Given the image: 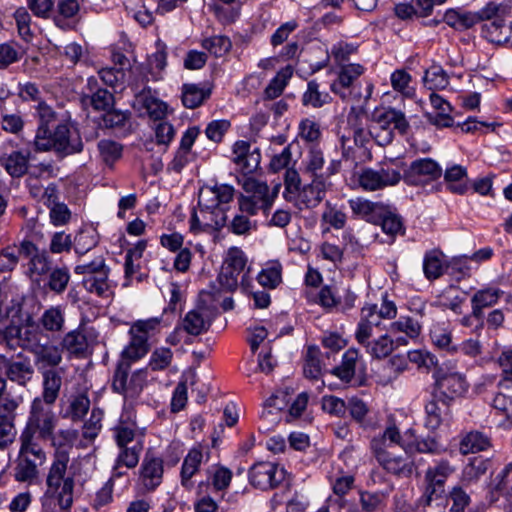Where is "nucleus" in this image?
Instances as JSON below:
<instances>
[{
    "mask_svg": "<svg viewBox=\"0 0 512 512\" xmlns=\"http://www.w3.org/2000/svg\"><path fill=\"white\" fill-rule=\"evenodd\" d=\"M0 345L11 351L21 348L31 353L38 371L58 369L63 359L61 347L50 342L49 336L30 315L23 323L11 321L8 325L0 327Z\"/></svg>",
    "mask_w": 512,
    "mask_h": 512,
    "instance_id": "obj_1",
    "label": "nucleus"
},
{
    "mask_svg": "<svg viewBox=\"0 0 512 512\" xmlns=\"http://www.w3.org/2000/svg\"><path fill=\"white\" fill-rule=\"evenodd\" d=\"M403 448L405 443L399 428L394 424L385 427L382 433L375 435L370 441V451L379 466L397 478H410L416 470L412 456L395 454L394 448Z\"/></svg>",
    "mask_w": 512,
    "mask_h": 512,
    "instance_id": "obj_2",
    "label": "nucleus"
},
{
    "mask_svg": "<svg viewBox=\"0 0 512 512\" xmlns=\"http://www.w3.org/2000/svg\"><path fill=\"white\" fill-rule=\"evenodd\" d=\"M74 475L59 464L50 466L46 477V490L41 498V512H70L73 505Z\"/></svg>",
    "mask_w": 512,
    "mask_h": 512,
    "instance_id": "obj_3",
    "label": "nucleus"
},
{
    "mask_svg": "<svg viewBox=\"0 0 512 512\" xmlns=\"http://www.w3.org/2000/svg\"><path fill=\"white\" fill-rule=\"evenodd\" d=\"M34 145L37 151L54 150L61 157L80 153L84 147L79 133L67 123L58 124L53 132L44 127L37 129Z\"/></svg>",
    "mask_w": 512,
    "mask_h": 512,
    "instance_id": "obj_4",
    "label": "nucleus"
},
{
    "mask_svg": "<svg viewBox=\"0 0 512 512\" xmlns=\"http://www.w3.org/2000/svg\"><path fill=\"white\" fill-rule=\"evenodd\" d=\"M52 405L42 402L41 398L33 400L27 425L20 436V440L29 439L33 441V437L36 435L39 440L47 441V438L55 431L58 423V418L53 411Z\"/></svg>",
    "mask_w": 512,
    "mask_h": 512,
    "instance_id": "obj_5",
    "label": "nucleus"
},
{
    "mask_svg": "<svg viewBox=\"0 0 512 512\" xmlns=\"http://www.w3.org/2000/svg\"><path fill=\"white\" fill-rule=\"evenodd\" d=\"M409 128L405 114L394 108L376 110L373 113V124L370 127V135L379 146L390 144L394 137V130L405 134Z\"/></svg>",
    "mask_w": 512,
    "mask_h": 512,
    "instance_id": "obj_6",
    "label": "nucleus"
},
{
    "mask_svg": "<svg viewBox=\"0 0 512 512\" xmlns=\"http://www.w3.org/2000/svg\"><path fill=\"white\" fill-rule=\"evenodd\" d=\"M131 363L120 360L115 368L111 388L124 397L125 403L134 401L142 393L147 382V370L138 369L130 374Z\"/></svg>",
    "mask_w": 512,
    "mask_h": 512,
    "instance_id": "obj_7",
    "label": "nucleus"
},
{
    "mask_svg": "<svg viewBox=\"0 0 512 512\" xmlns=\"http://www.w3.org/2000/svg\"><path fill=\"white\" fill-rule=\"evenodd\" d=\"M46 459L45 452L29 439L21 440L19 455L14 467V478L17 482L33 483L38 479V466Z\"/></svg>",
    "mask_w": 512,
    "mask_h": 512,
    "instance_id": "obj_8",
    "label": "nucleus"
},
{
    "mask_svg": "<svg viewBox=\"0 0 512 512\" xmlns=\"http://www.w3.org/2000/svg\"><path fill=\"white\" fill-rule=\"evenodd\" d=\"M404 162L383 163L377 168H364L359 174V184L366 191H377L397 185L402 180Z\"/></svg>",
    "mask_w": 512,
    "mask_h": 512,
    "instance_id": "obj_9",
    "label": "nucleus"
},
{
    "mask_svg": "<svg viewBox=\"0 0 512 512\" xmlns=\"http://www.w3.org/2000/svg\"><path fill=\"white\" fill-rule=\"evenodd\" d=\"M74 272L77 275H84L82 283L88 292L103 297L109 291L110 268L106 264L103 255H98L89 262L76 265Z\"/></svg>",
    "mask_w": 512,
    "mask_h": 512,
    "instance_id": "obj_10",
    "label": "nucleus"
},
{
    "mask_svg": "<svg viewBox=\"0 0 512 512\" xmlns=\"http://www.w3.org/2000/svg\"><path fill=\"white\" fill-rule=\"evenodd\" d=\"M454 469L446 460L440 461L436 466L427 469L424 476L425 489L419 499L422 506H431L436 502L441 505L445 499V483Z\"/></svg>",
    "mask_w": 512,
    "mask_h": 512,
    "instance_id": "obj_11",
    "label": "nucleus"
},
{
    "mask_svg": "<svg viewBox=\"0 0 512 512\" xmlns=\"http://www.w3.org/2000/svg\"><path fill=\"white\" fill-rule=\"evenodd\" d=\"M435 398L441 401L443 406H450L456 399L464 396L468 390V382L459 372L444 373L437 370L434 373Z\"/></svg>",
    "mask_w": 512,
    "mask_h": 512,
    "instance_id": "obj_12",
    "label": "nucleus"
},
{
    "mask_svg": "<svg viewBox=\"0 0 512 512\" xmlns=\"http://www.w3.org/2000/svg\"><path fill=\"white\" fill-rule=\"evenodd\" d=\"M0 369L6 378L19 387L25 388L35 375V368L29 356L18 353L16 357L0 355Z\"/></svg>",
    "mask_w": 512,
    "mask_h": 512,
    "instance_id": "obj_13",
    "label": "nucleus"
},
{
    "mask_svg": "<svg viewBox=\"0 0 512 512\" xmlns=\"http://www.w3.org/2000/svg\"><path fill=\"white\" fill-rule=\"evenodd\" d=\"M442 175L441 166L431 158H419L404 169L402 167V180L409 186H424Z\"/></svg>",
    "mask_w": 512,
    "mask_h": 512,
    "instance_id": "obj_14",
    "label": "nucleus"
},
{
    "mask_svg": "<svg viewBox=\"0 0 512 512\" xmlns=\"http://www.w3.org/2000/svg\"><path fill=\"white\" fill-rule=\"evenodd\" d=\"M341 169L340 160H331L325 168V175H319L312 178L311 183L304 186L300 197L307 208H315L318 206L325 197L328 187L331 185L329 179L331 176L337 174Z\"/></svg>",
    "mask_w": 512,
    "mask_h": 512,
    "instance_id": "obj_15",
    "label": "nucleus"
},
{
    "mask_svg": "<svg viewBox=\"0 0 512 512\" xmlns=\"http://www.w3.org/2000/svg\"><path fill=\"white\" fill-rule=\"evenodd\" d=\"M286 478V470L273 462H257L249 469L250 484L261 490L278 487Z\"/></svg>",
    "mask_w": 512,
    "mask_h": 512,
    "instance_id": "obj_16",
    "label": "nucleus"
},
{
    "mask_svg": "<svg viewBox=\"0 0 512 512\" xmlns=\"http://www.w3.org/2000/svg\"><path fill=\"white\" fill-rule=\"evenodd\" d=\"M22 402L19 396H8L0 401V449L13 443L16 437L15 419Z\"/></svg>",
    "mask_w": 512,
    "mask_h": 512,
    "instance_id": "obj_17",
    "label": "nucleus"
},
{
    "mask_svg": "<svg viewBox=\"0 0 512 512\" xmlns=\"http://www.w3.org/2000/svg\"><path fill=\"white\" fill-rule=\"evenodd\" d=\"M198 206L199 214L194 211L190 218L191 231H219L227 225V215L224 207L207 208L203 205Z\"/></svg>",
    "mask_w": 512,
    "mask_h": 512,
    "instance_id": "obj_18",
    "label": "nucleus"
},
{
    "mask_svg": "<svg viewBox=\"0 0 512 512\" xmlns=\"http://www.w3.org/2000/svg\"><path fill=\"white\" fill-rule=\"evenodd\" d=\"M77 431L74 429L59 430L57 433L54 431L51 436L47 438L54 448L53 461L51 466L59 464L63 466V469H67L70 460V450L73 447L75 440L77 439Z\"/></svg>",
    "mask_w": 512,
    "mask_h": 512,
    "instance_id": "obj_19",
    "label": "nucleus"
},
{
    "mask_svg": "<svg viewBox=\"0 0 512 512\" xmlns=\"http://www.w3.org/2000/svg\"><path fill=\"white\" fill-rule=\"evenodd\" d=\"M86 92L81 97L83 105H90L94 110L106 111L114 105V95L107 89L101 88L95 77H89Z\"/></svg>",
    "mask_w": 512,
    "mask_h": 512,
    "instance_id": "obj_20",
    "label": "nucleus"
},
{
    "mask_svg": "<svg viewBox=\"0 0 512 512\" xmlns=\"http://www.w3.org/2000/svg\"><path fill=\"white\" fill-rule=\"evenodd\" d=\"M233 161L244 174L253 173L261 162L260 150L252 148L247 141L239 140L233 145Z\"/></svg>",
    "mask_w": 512,
    "mask_h": 512,
    "instance_id": "obj_21",
    "label": "nucleus"
},
{
    "mask_svg": "<svg viewBox=\"0 0 512 512\" xmlns=\"http://www.w3.org/2000/svg\"><path fill=\"white\" fill-rule=\"evenodd\" d=\"M31 152L29 150H12L0 155V166L13 179L25 176L30 167Z\"/></svg>",
    "mask_w": 512,
    "mask_h": 512,
    "instance_id": "obj_22",
    "label": "nucleus"
},
{
    "mask_svg": "<svg viewBox=\"0 0 512 512\" xmlns=\"http://www.w3.org/2000/svg\"><path fill=\"white\" fill-rule=\"evenodd\" d=\"M243 189L250 193L249 197L262 207L264 213H267L278 196L280 184H276L270 191L267 183L248 178L243 184Z\"/></svg>",
    "mask_w": 512,
    "mask_h": 512,
    "instance_id": "obj_23",
    "label": "nucleus"
},
{
    "mask_svg": "<svg viewBox=\"0 0 512 512\" xmlns=\"http://www.w3.org/2000/svg\"><path fill=\"white\" fill-rule=\"evenodd\" d=\"M163 460L158 457L146 455L140 469V480L147 492L154 491L163 479Z\"/></svg>",
    "mask_w": 512,
    "mask_h": 512,
    "instance_id": "obj_24",
    "label": "nucleus"
},
{
    "mask_svg": "<svg viewBox=\"0 0 512 512\" xmlns=\"http://www.w3.org/2000/svg\"><path fill=\"white\" fill-rule=\"evenodd\" d=\"M234 192V188L227 184L215 185L213 187L206 186L199 192L198 205H203L207 208L223 207V205L232 201Z\"/></svg>",
    "mask_w": 512,
    "mask_h": 512,
    "instance_id": "obj_25",
    "label": "nucleus"
},
{
    "mask_svg": "<svg viewBox=\"0 0 512 512\" xmlns=\"http://www.w3.org/2000/svg\"><path fill=\"white\" fill-rule=\"evenodd\" d=\"M36 324L48 336L62 333L65 328V308L61 305L50 306L43 311Z\"/></svg>",
    "mask_w": 512,
    "mask_h": 512,
    "instance_id": "obj_26",
    "label": "nucleus"
},
{
    "mask_svg": "<svg viewBox=\"0 0 512 512\" xmlns=\"http://www.w3.org/2000/svg\"><path fill=\"white\" fill-rule=\"evenodd\" d=\"M131 112L109 108L101 116V125L106 129L114 130L122 135L131 132Z\"/></svg>",
    "mask_w": 512,
    "mask_h": 512,
    "instance_id": "obj_27",
    "label": "nucleus"
},
{
    "mask_svg": "<svg viewBox=\"0 0 512 512\" xmlns=\"http://www.w3.org/2000/svg\"><path fill=\"white\" fill-rule=\"evenodd\" d=\"M482 34L492 43H512V22L507 24L503 19L495 18L482 26Z\"/></svg>",
    "mask_w": 512,
    "mask_h": 512,
    "instance_id": "obj_28",
    "label": "nucleus"
},
{
    "mask_svg": "<svg viewBox=\"0 0 512 512\" xmlns=\"http://www.w3.org/2000/svg\"><path fill=\"white\" fill-rule=\"evenodd\" d=\"M80 11L79 0H58L53 14V22L57 27L67 29L68 21H77Z\"/></svg>",
    "mask_w": 512,
    "mask_h": 512,
    "instance_id": "obj_29",
    "label": "nucleus"
},
{
    "mask_svg": "<svg viewBox=\"0 0 512 512\" xmlns=\"http://www.w3.org/2000/svg\"><path fill=\"white\" fill-rule=\"evenodd\" d=\"M43 378L42 402L54 404L62 386L63 369L39 371Z\"/></svg>",
    "mask_w": 512,
    "mask_h": 512,
    "instance_id": "obj_30",
    "label": "nucleus"
},
{
    "mask_svg": "<svg viewBox=\"0 0 512 512\" xmlns=\"http://www.w3.org/2000/svg\"><path fill=\"white\" fill-rule=\"evenodd\" d=\"M130 342L122 351L121 360H128L129 363L135 362L144 357L149 349L148 343L149 338L133 331V328L129 329Z\"/></svg>",
    "mask_w": 512,
    "mask_h": 512,
    "instance_id": "obj_31",
    "label": "nucleus"
},
{
    "mask_svg": "<svg viewBox=\"0 0 512 512\" xmlns=\"http://www.w3.org/2000/svg\"><path fill=\"white\" fill-rule=\"evenodd\" d=\"M504 292L497 287H487L476 291L471 298V308L474 314L484 318V309L497 304Z\"/></svg>",
    "mask_w": 512,
    "mask_h": 512,
    "instance_id": "obj_32",
    "label": "nucleus"
},
{
    "mask_svg": "<svg viewBox=\"0 0 512 512\" xmlns=\"http://www.w3.org/2000/svg\"><path fill=\"white\" fill-rule=\"evenodd\" d=\"M364 72L363 66L360 64L344 65L338 75L337 81L331 84V90L338 94L342 99L347 97L346 89L351 86L353 81Z\"/></svg>",
    "mask_w": 512,
    "mask_h": 512,
    "instance_id": "obj_33",
    "label": "nucleus"
},
{
    "mask_svg": "<svg viewBox=\"0 0 512 512\" xmlns=\"http://www.w3.org/2000/svg\"><path fill=\"white\" fill-rule=\"evenodd\" d=\"M60 347L66 350L70 355L76 358L86 356L88 341L86 336L79 330H72L65 334L60 343Z\"/></svg>",
    "mask_w": 512,
    "mask_h": 512,
    "instance_id": "obj_34",
    "label": "nucleus"
},
{
    "mask_svg": "<svg viewBox=\"0 0 512 512\" xmlns=\"http://www.w3.org/2000/svg\"><path fill=\"white\" fill-rule=\"evenodd\" d=\"M365 118V112L362 108L352 107L347 116V122L352 128V137L354 144L358 147H364L369 141L370 130L367 132L363 125L362 119Z\"/></svg>",
    "mask_w": 512,
    "mask_h": 512,
    "instance_id": "obj_35",
    "label": "nucleus"
},
{
    "mask_svg": "<svg viewBox=\"0 0 512 512\" xmlns=\"http://www.w3.org/2000/svg\"><path fill=\"white\" fill-rule=\"evenodd\" d=\"M302 104L307 107L321 108L332 101L330 94L320 89V84L316 80L307 83V89L302 95Z\"/></svg>",
    "mask_w": 512,
    "mask_h": 512,
    "instance_id": "obj_36",
    "label": "nucleus"
},
{
    "mask_svg": "<svg viewBox=\"0 0 512 512\" xmlns=\"http://www.w3.org/2000/svg\"><path fill=\"white\" fill-rule=\"evenodd\" d=\"M443 20L456 30H466L479 23V17L474 12L449 9L445 12Z\"/></svg>",
    "mask_w": 512,
    "mask_h": 512,
    "instance_id": "obj_37",
    "label": "nucleus"
},
{
    "mask_svg": "<svg viewBox=\"0 0 512 512\" xmlns=\"http://www.w3.org/2000/svg\"><path fill=\"white\" fill-rule=\"evenodd\" d=\"M490 445V438L486 434L480 431H471L461 439L459 450L463 455H467L469 453L484 451L489 448Z\"/></svg>",
    "mask_w": 512,
    "mask_h": 512,
    "instance_id": "obj_38",
    "label": "nucleus"
},
{
    "mask_svg": "<svg viewBox=\"0 0 512 512\" xmlns=\"http://www.w3.org/2000/svg\"><path fill=\"white\" fill-rule=\"evenodd\" d=\"M211 95L209 88L197 84H184L182 87V103L188 109H195L203 104Z\"/></svg>",
    "mask_w": 512,
    "mask_h": 512,
    "instance_id": "obj_39",
    "label": "nucleus"
},
{
    "mask_svg": "<svg viewBox=\"0 0 512 512\" xmlns=\"http://www.w3.org/2000/svg\"><path fill=\"white\" fill-rule=\"evenodd\" d=\"M403 450L405 455L411 456L414 452L438 455L444 449L435 437L427 436L416 438L414 441L405 443Z\"/></svg>",
    "mask_w": 512,
    "mask_h": 512,
    "instance_id": "obj_40",
    "label": "nucleus"
},
{
    "mask_svg": "<svg viewBox=\"0 0 512 512\" xmlns=\"http://www.w3.org/2000/svg\"><path fill=\"white\" fill-rule=\"evenodd\" d=\"M426 422L425 425L431 430H436L440 427L445 417L449 414V406H443L441 401L435 398L429 401L425 406Z\"/></svg>",
    "mask_w": 512,
    "mask_h": 512,
    "instance_id": "obj_41",
    "label": "nucleus"
},
{
    "mask_svg": "<svg viewBox=\"0 0 512 512\" xmlns=\"http://www.w3.org/2000/svg\"><path fill=\"white\" fill-rule=\"evenodd\" d=\"M210 321L205 319L199 310L189 311L182 320L181 328L192 336L205 333L210 328Z\"/></svg>",
    "mask_w": 512,
    "mask_h": 512,
    "instance_id": "obj_42",
    "label": "nucleus"
},
{
    "mask_svg": "<svg viewBox=\"0 0 512 512\" xmlns=\"http://www.w3.org/2000/svg\"><path fill=\"white\" fill-rule=\"evenodd\" d=\"M443 253L439 250H430L425 253L423 259V272L428 280H435L444 272Z\"/></svg>",
    "mask_w": 512,
    "mask_h": 512,
    "instance_id": "obj_43",
    "label": "nucleus"
},
{
    "mask_svg": "<svg viewBox=\"0 0 512 512\" xmlns=\"http://www.w3.org/2000/svg\"><path fill=\"white\" fill-rule=\"evenodd\" d=\"M203 454L200 448H192L184 458L181 468V483L183 486L188 487L190 479L199 470L202 463Z\"/></svg>",
    "mask_w": 512,
    "mask_h": 512,
    "instance_id": "obj_44",
    "label": "nucleus"
},
{
    "mask_svg": "<svg viewBox=\"0 0 512 512\" xmlns=\"http://www.w3.org/2000/svg\"><path fill=\"white\" fill-rule=\"evenodd\" d=\"M258 283L268 289L276 288L282 282V265L279 261H270L257 276Z\"/></svg>",
    "mask_w": 512,
    "mask_h": 512,
    "instance_id": "obj_45",
    "label": "nucleus"
},
{
    "mask_svg": "<svg viewBox=\"0 0 512 512\" xmlns=\"http://www.w3.org/2000/svg\"><path fill=\"white\" fill-rule=\"evenodd\" d=\"M359 357L357 349H348L342 357L341 365L333 369V374L342 381L348 383L355 375V367Z\"/></svg>",
    "mask_w": 512,
    "mask_h": 512,
    "instance_id": "obj_46",
    "label": "nucleus"
},
{
    "mask_svg": "<svg viewBox=\"0 0 512 512\" xmlns=\"http://www.w3.org/2000/svg\"><path fill=\"white\" fill-rule=\"evenodd\" d=\"M98 242L99 235L96 230L91 228L81 229L73 239V248L76 254L83 256L96 247Z\"/></svg>",
    "mask_w": 512,
    "mask_h": 512,
    "instance_id": "obj_47",
    "label": "nucleus"
},
{
    "mask_svg": "<svg viewBox=\"0 0 512 512\" xmlns=\"http://www.w3.org/2000/svg\"><path fill=\"white\" fill-rule=\"evenodd\" d=\"M383 495L376 492L362 491L359 495V502L354 504L351 512H380L383 506Z\"/></svg>",
    "mask_w": 512,
    "mask_h": 512,
    "instance_id": "obj_48",
    "label": "nucleus"
},
{
    "mask_svg": "<svg viewBox=\"0 0 512 512\" xmlns=\"http://www.w3.org/2000/svg\"><path fill=\"white\" fill-rule=\"evenodd\" d=\"M97 149L101 160L110 167L122 157L123 153L122 144L111 139L100 140L97 143Z\"/></svg>",
    "mask_w": 512,
    "mask_h": 512,
    "instance_id": "obj_49",
    "label": "nucleus"
},
{
    "mask_svg": "<svg viewBox=\"0 0 512 512\" xmlns=\"http://www.w3.org/2000/svg\"><path fill=\"white\" fill-rule=\"evenodd\" d=\"M466 175V168L461 165H453L447 168L444 173V180L447 182L449 190L453 193L464 194L467 190V185L463 182Z\"/></svg>",
    "mask_w": 512,
    "mask_h": 512,
    "instance_id": "obj_50",
    "label": "nucleus"
},
{
    "mask_svg": "<svg viewBox=\"0 0 512 512\" xmlns=\"http://www.w3.org/2000/svg\"><path fill=\"white\" fill-rule=\"evenodd\" d=\"M387 330L390 334L404 333L410 339H415L421 333V325L411 317L402 316L397 321L390 323Z\"/></svg>",
    "mask_w": 512,
    "mask_h": 512,
    "instance_id": "obj_51",
    "label": "nucleus"
},
{
    "mask_svg": "<svg viewBox=\"0 0 512 512\" xmlns=\"http://www.w3.org/2000/svg\"><path fill=\"white\" fill-rule=\"evenodd\" d=\"M365 348L371 357L376 359L385 358L394 350V340L388 334H384L370 341Z\"/></svg>",
    "mask_w": 512,
    "mask_h": 512,
    "instance_id": "obj_52",
    "label": "nucleus"
},
{
    "mask_svg": "<svg viewBox=\"0 0 512 512\" xmlns=\"http://www.w3.org/2000/svg\"><path fill=\"white\" fill-rule=\"evenodd\" d=\"M325 159L324 154L317 146H312L305 159V173H309L312 178L319 175H325L324 169Z\"/></svg>",
    "mask_w": 512,
    "mask_h": 512,
    "instance_id": "obj_53",
    "label": "nucleus"
},
{
    "mask_svg": "<svg viewBox=\"0 0 512 512\" xmlns=\"http://www.w3.org/2000/svg\"><path fill=\"white\" fill-rule=\"evenodd\" d=\"M456 287L451 285L447 287L442 293L437 297V301L434 303V306L449 309L456 314L462 313V304L464 303V298L459 295H454V291Z\"/></svg>",
    "mask_w": 512,
    "mask_h": 512,
    "instance_id": "obj_54",
    "label": "nucleus"
},
{
    "mask_svg": "<svg viewBox=\"0 0 512 512\" xmlns=\"http://www.w3.org/2000/svg\"><path fill=\"white\" fill-rule=\"evenodd\" d=\"M423 81L425 87L431 91L444 89L449 84L448 75L441 66H431L427 69Z\"/></svg>",
    "mask_w": 512,
    "mask_h": 512,
    "instance_id": "obj_55",
    "label": "nucleus"
},
{
    "mask_svg": "<svg viewBox=\"0 0 512 512\" xmlns=\"http://www.w3.org/2000/svg\"><path fill=\"white\" fill-rule=\"evenodd\" d=\"M70 281V272L67 267H55L49 275L46 286L56 294H62Z\"/></svg>",
    "mask_w": 512,
    "mask_h": 512,
    "instance_id": "obj_56",
    "label": "nucleus"
},
{
    "mask_svg": "<svg viewBox=\"0 0 512 512\" xmlns=\"http://www.w3.org/2000/svg\"><path fill=\"white\" fill-rule=\"evenodd\" d=\"M202 47L215 57L225 55L232 47L231 41L227 36L215 35L202 40Z\"/></svg>",
    "mask_w": 512,
    "mask_h": 512,
    "instance_id": "obj_57",
    "label": "nucleus"
},
{
    "mask_svg": "<svg viewBox=\"0 0 512 512\" xmlns=\"http://www.w3.org/2000/svg\"><path fill=\"white\" fill-rule=\"evenodd\" d=\"M444 501L452 502L449 509L450 512H464L465 508L470 504L471 498L461 486L457 485L448 492Z\"/></svg>",
    "mask_w": 512,
    "mask_h": 512,
    "instance_id": "obj_58",
    "label": "nucleus"
},
{
    "mask_svg": "<svg viewBox=\"0 0 512 512\" xmlns=\"http://www.w3.org/2000/svg\"><path fill=\"white\" fill-rule=\"evenodd\" d=\"M502 370V379L499 381V388L507 390L512 387V349L505 350L498 358Z\"/></svg>",
    "mask_w": 512,
    "mask_h": 512,
    "instance_id": "obj_59",
    "label": "nucleus"
},
{
    "mask_svg": "<svg viewBox=\"0 0 512 512\" xmlns=\"http://www.w3.org/2000/svg\"><path fill=\"white\" fill-rule=\"evenodd\" d=\"M319 350L316 347H309L304 364V375L311 379H318L322 375L321 361L318 358Z\"/></svg>",
    "mask_w": 512,
    "mask_h": 512,
    "instance_id": "obj_60",
    "label": "nucleus"
},
{
    "mask_svg": "<svg viewBox=\"0 0 512 512\" xmlns=\"http://www.w3.org/2000/svg\"><path fill=\"white\" fill-rule=\"evenodd\" d=\"M120 449L121 451L116 459L118 465H124V467L128 469L136 467L139 462L142 445L140 443H135L131 447H124Z\"/></svg>",
    "mask_w": 512,
    "mask_h": 512,
    "instance_id": "obj_61",
    "label": "nucleus"
},
{
    "mask_svg": "<svg viewBox=\"0 0 512 512\" xmlns=\"http://www.w3.org/2000/svg\"><path fill=\"white\" fill-rule=\"evenodd\" d=\"M73 247V239L71 234H67L64 231L54 232L51 236L49 251L52 254H61L70 252Z\"/></svg>",
    "mask_w": 512,
    "mask_h": 512,
    "instance_id": "obj_62",
    "label": "nucleus"
},
{
    "mask_svg": "<svg viewBox=\"0 0 512 512\" xmlns=\"http://www.w3.org/2000/svg\"><path fill=\"white\" fill-rule=\"evenodd\" d=\"M51 260L46 250L39 251L32 259L29 260L28 270L30 276L44 275L49 272Z\"/></svg>",
    "mask_w": 512,
    "mask_h": 512,
    "instance_id": "obj_63",
    "label": "nucleus"
},
{
    "mask_svg": "<svg viewBox=\"0 0 512 512\" xmlns=\"http://www.w3.org/2000/svg\"><path fill=\"white\" fill-rule=\"evenodd\" d=\"M246 263L247 258L245 256V253L238 247H231L228 250L222 265L225 266V269H231L238 273H241L243 272Z\"/></svg>",
    "mask_w": 512,
    "mask_h": 512,
    "instance_id": "obj_64",
    "label": "nucleus"
}]
</instances>
